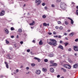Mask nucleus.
<instances>
[{
    "mask_svg": "<svg viewBox=\"0 0 78 78\" xmlns=\"http://www.w3.org/2000/svg\"><path fill=\"white\" fill-rule=\"evenodd\" d=\"M66 5V4L64 2H62L61 3L60 7L63 11H64V10L66 9V7H65Z\"/></svg>",
    "mask_w": 78,
    "mask_h": 78,
    "instance_id": "1",
    "label": "nucleus"
},
{
    "mask_svg": "<svg viewBox=\"0 0 78 78\" xmlns=\"http://www.w3.org/2000/svg\"><path fill=\"white\" fill-rule=\"evenodd\" d=\"M64 67L66 68V69H71V66L69 65H63Z\"/></svg>",
    "mask_w": 78,
    "mask_h": 78,
    "instance_id": "2",
    "label": "nucleus"
},
{
    "mask_svg": "<svg viewBox=\"0 0 78 78\" xmlns=\"http://www.w3.org/2000/svg\"><path fill=\"white\" fill-rule=\"evenodd\" d=\"M35 2L37 4V5L38 6L40 5L41 3V0H35Z\"/></svg>",
    "mask_w": 78,
    "mask_h": 78,
    "instance_id": "3",
    "label": "nucleus"
},
{
    "mask_svg": "<svg viewBox=\"0 0 78 78\" xmlns=\"http://www.w3.org/2000/svg\"><path fill=\"white\" fill-rule=\"evenodd\" d=\"M41 71L39 70H37L35 71V73L37 75H40L41 74Z\"/></svg>",
    "mask_w": 78,
    "mask_h": 78,
    "instance_id": "4",
    "label": "nucleus"
},
{
    "mask_svg": "<svg viewBox=\"0 0 78 78\" xmlns=\"http://www.w3.org/2000/svg\"><path fill=\"white\" fill-rule=\"evenodd\" d=\"M5 11H4V10L2 11L0 13V16H4V15H5Z\"/></svg>",
    "mask_w": 78,
    "mask_h": 78,
    "instance_id": "5",
    "label": "nucleus"
},
{
    "mask_svg": "<svg viewBox=\"0 0 78 78\" xmlns=\"http://www.w3.org/2000/svg\"><path fill=\"white\" fill-rule=\"evenodd\" d=\"M73 49L75 51H78V46H74L73 47Z\"/></svg>",
    "mask_w": 78,
    "mask_h": 78,
    "instance_id": "6",
    "label": "nucleus"
},
{
    "mask_svg": "<svg viewBox=\"0 0 78 78\" xmlns=\"http://www.w3.org/2000/svg\"><path fill=\"white\" fill-rule=\"evenodd\" d=\"M34 58L35 60H37V61H38V62H41V59L37 57H35Z\"/></svg>",
    "mask_w": 78,
    "mask_h": 78,
    "instance_id": "7",
    "label": "nucleus"
},
{
    "mask_svg": "<svg viewBox=\"0 0 78 78\" xmlns=\"http://www.w3.org/2000/svg\"><path fill=\"white\" fill-rule=\"evenodd\" d=\"M49 44L50 45H54V46H55V45H56L57 44L53 43V42H49Z\"/></svg>",
    "mask_w": 78,
    "mask_h": 78,
    "instance_id": "8",
    "label": "nucleus"
},
{
    "mask_svg": "<svg viewBox=\"0 0 78 78\" xmlns=\"http://www.w3.org/2000/svg\"><path fill=\"white\" fill-rule=\"evenodd\" d=\"M50 41H51L52 42H54L53 43V44H57L56 41L54 39H50Z\"/></svg>",
    "mask_w": 78,
    "mask_h": 78,
    "instance_id": "9",
    "label": "nucleus"
},
{
    "mask_svg": "<svg viewBox=\"0 0 78 78\" xmlns=\"http://www.w3.org/2000/svg\"><path fill=\"white\" fill-rule=\"evenodd\" d=\"M50 71L51 73H53L54 72H55V70H54V69L52 68H51L50 69Z\"/></svg>",
    "mask_w": 78,
    "mask_h": 78,
    "instance_id": "10",
    "label": "nucleus"
},
{
    "mask_svg": "<svg viewBox=\"0 0 78 78\" xmlns=\"http://www.w3.org/2000/svg\"><path fill=\"white\" fill-rule=\"evenodd\" d=\"M48 56L49 57H53V56H54V54L53 53H51L48 55Z\"/></svg>",
    "mask_w": 78,
    "mask_h": 78,
    "instance_id": "11",
    "label": "nucleus"
},
{
    "mask_svg": "<svg viewBox=\"0 0 78 78\" xmlns=\"http://www.w3.org/2000/svg\"><path fill=\"white\" fill-rule=\"evenodd\" d=\"M57 66V64L53 63L52 64V65H50V67H51V66Z\"/></svg>",
    "mask_w": 78,
    "mask_h": 78,
    "instance_id": "12",
    "label": "nucleus"
},
{
    "mask_svg": "<svg viewBox=\"0 0 78 78\" xmlns=\"http://www.w3.org/2000/svg\"><path fill=\"white\" fill-rule=\"evenodd\" d=\"M4 30L5 31V33H6L7 34H8L9 32L8 31V29H4Z\"/></svg>",
    "mask_w": 78,
    "mask_h": 78,
    "instance_id": "13",
    "label": "nucleus"
},
{
    "mask_svg": "<svg viewBox=\"0 0 78 78\" xmlns=\"http://www.w3.org/2000/svg\"><path fill=\"white\" fill-rule=\"evenodd\" d=\"M77 66H78V65H77V64H76L74 65L73 66V67L74 69H76V68H77Z\"/></svg>",
    "mask_w": 78,
    "mask_h": 78,
    "instance_id": "14",
    "label": "nucleus"
},
{
    "mask_svg": "<svg viewBox=\"0 0 78 78\" xmlns=\"http://www.w3.org/2000/svg\"><path fill=\"white\" fill-rule=\"evenodd\" d=\"M5 64L6 65V68L8 69L9 68V66H8V63L6 62H5Z\"/></svg>",
    "mask_w": 78,
    "mask_h": 78,
    "instance_id": "15",
    "label": "nucleus"
},
{
    "mask_svg": "<svg viewBox=\"0 0 78 78\" xmlns=\"http://www.w3.org/2000/svg\"><path fill=\"white\" fill-rule=\"evenodd\" d=\"M42 70L43 72H46L47 70V69H46L45 68H43L42 69Z\"/></svg>",
    "mask_w": 78,
    "mask_h": 78,
    "instance_id": "16",
    "label": "nucleus"
},
{
    "mask_svg": "<svg viewBox=\"0 0 78 78\" xmlns=\"http://www.w3.org/2000/svg\"><path fill=\"white\" fill-rule=\"evenodd\" d=\"M61 70L63 71L64 72H66V69H64L63 68H62L61 69Z\"/></svg>",
    "mask_w": 78,
    "mask_h": 78,
    "instance_id": "17",
    "label": "nucleus"
},
{
    "mask_svg": "<svg viewBox=\"0 0 78 78\" xmlns=\"http://www.w3.org/2000/svg\"><path fill=\"white\" fill-rule=\"evenodd\" d=\"M74 34H75V33L74 32H72L70 34H69V36H73V35H74Z\"/></svg>",
    "mask_w": 78,
    "mask_h": 78,
    "instance_id": "18",
    "label": "nucleus"
},
{
    "mask_svg": "<svg viewBox=\"0 0 78 78\" xmlns=\"http://www.w3.org/2000/svg\"><path fill=\"white\" fill-rule=\"evenodd\" d=\"M39 45H43V42H42V40H40V42L39 43Z\"/></svg>",
    "mask_w": 78,
    "mask_h": 78,
    "instance_id": "19",
    "label": "nucleus"
},
{
    "mask_svg": "<svg viewBox=\"0 0 78 78\" xmlns=\"http://www.w3.org/2000/svg\"><path fill=\"white\" fill-rule=\"evenodd\" d=\"M58 48H61V49H62V50H63V47L61 45H59L58 47Z\"/></svg>",
    "mask_w": 78,
    "mask_h": 78,
    "instance_id": "20",
    "label": "nucleus"
},
{
    "mask_svg": "<svg viewBox=\"0 0 78 78\" xmlns=\"http://www.w3.org/2000/svg\"><path fill=\"white\" fill-rule=\"evenodd\" d=\"M34 24V21H33L32 23L30 24V25L33 26Z\"/></svg>",
    "mask_w": 78,
    "mask_h": 78,
    "instance_id": "21",
    "label": "nucleus"
},
{
    "mask_svg": "<svg viewBox=\"0 0 78 78\" xmlns=\"http://www.w3.org/2000/svg\"><path fill=\"white\" fill-rule=\"evenodd\" d=\"M22 29H19L18 30V32H19L20 33H22Z\"/></svg>",
    "mask_w": 78,
    "mask_h": 78,
    "instance_id": "22",
    "label": "nucleus"
},
{
    "mask_svg": "<svg viewBox=\"0 0 78 78\" xmlns=\"http://www.w3.org/2000/svg\"><path fill=\"white\" fill-rule=\"evenodd\" d=\"M71 24H72V25L73 24V20H71Z\"/></svg>",
    "mask_w": 78,
    "mask_h": 78,
    "instance_id": "23",
    "label": "nucleus"
},
{
    "mask_svg": "<svg viewBox=\"0 0 78 78\" xmlns=\"http://www.w3.org/2000/svg\"><path fill=\"white\" fill-rule=\"evenodd\" d=\"M43 25L44 26V27H47V24L46 23H43Z\"/></svg>",
    "mask_w": 78,
    "mask_h": 78,
    "instance_id": "24",
    "label": "nucleus"
},
{
    "mask_svg": "<svg viewBox=\"0 0 78 78\" xmlns=\"http://www.w3.org/2000/svg\"><path fill=\"white\" fill-rule=\"evenodd\" d=\"M68 61L69 62H70V63L72 62V60H70V59H68Z\"/></svg>",
    "mask_w": 78,
    "mask_h": 78,
    "instance_id": "25",
    "label": "nucleus"
},
{
    "mask_svg": "<svg viewBox=\"0 0 78 78\" xmlns=\"http://www.w3.org/2000/svg\"><path fill=\"white\" fill-rule=\"evenodd\" d=\"M11 30L12 31H13V30H15L14 28L13 27H12L11 28Z\"/></svg>",
    "mask_w": 78,
    "mask_h": 78,
    "instance_id": "26",
    "label": "nucleus"
},
{
    "mask_svg": "<svg viewBox=\"0 0 78 78\" xmlns=\"http://www.w3.org/2000/svg\"><path fill=\"white\" fill-rule=\"evenodd\" d=\"M61 2V0H56V3H59Z\"/></svg>",
    "mask_w": 78,
    "mask_h": 78,
    "instance_id": "27",
    "label": "nucleus"
},
{
    "mask_svg": "<svg viewBox=\"0 0 78 78\" xmlns=\"http://www.w3.org/2000/svg\"><path fill=\"white\" fill-rule=\"evenodd\" d=\"M44 61L45 62H48V59H45L44 60Z\"/></svg>",
    "mask_w": 78,
    "mask_h": 78,
    "instance_id": "28",
    "label": "nucleus"
},
{
    "mask_svg": "<svg viewBox=\"0 0 78 78\" xmlns=\"http://www.w3.org/2000/svg\"><path fill=\"white\" fill-rule=\"evenodd\" d=\"M76 15H77V16H78V9H77L76 10Z\"/></svg>",
    "mask_w": 78,
    "mask_h": 78,
    "instance_id": "29",
    "label": "nucleus"
},
{
    "mask_svg": "<svg viewBox=\"0 0 78 78\" xmlns=\"http://www.w3.org/2000/svg\"><path fill=\"white\" fill-rule=\"evenodd\" d=\"M59 29L60 30H62V29H63V27H62V26H61L59 27Z\"/></svg>",
    "mask_w": 78,
    "mask_h": 78,
    "instance_id": "30",
    "label": "nucleus"
},
{
    "mask_svg": "<svg viewBox=\"0 0 78 78\" xmlns=\"http://www.w3.org/2000/svg\"><path fill=\"white\" fill-rule=\"evenodd\" d=\"M51 7L52 8H55V5L54 4H52L51 5Z\"/></svg>",
    "mask_w": 78,
    "mask_h": 78,
    "instance_id": "31",
    "label": "nucleus"
},
{
    "mask_svg": "<svg viewBox=\"0 0 78 78\" xmlns=\"http://www.w3.org/2000/svg\"><path fill=\"white\" fill-rule=\"evenodd\" d=\"M5 41H6V44H9V41H8V40H6Z\"/></svg>",
    "mask_w": 78,
    "mask_h": 78,
    "instance_id": "32",
    "label": "nucleus"
},
{
    "mask_svg": "<svg viewBox=\"0 0 78 78\" xmlns=\"http://www.w3.org/2000/svg\"><path fill=\"white\" fill-rule=\"evenodd\" d=\"M42 17L44 19H45V18H46V16L45 15H43L42 16Z\"/></svg>",
    "mask_w": 78,
    "mask_h": 78,
    "instance_id": "33",
    "label": "nucleus"
},
{
    "mask_svg": "<svg viewBox=\"0 0 78 78\" xmlns=\"http://www.w3.org/2000/svg\"><path fill=\"white\" fill-rule=\"evenodd\" d=\"M53 62H54V61H51L50 62L51 64H52L53 63H54Z\"/></svg>",
    "mask_w": 78,
    "mask_h": 78,
    "instance_id": "34",
    "label": "nucleus"
},
{
    "mask_svg": "<svg viewBox=\"0 0 78 78\" xmlns=\"http://www.w3.org/2000/svg\"><path fill=\"white\" fill-rule=\"evenodd\" d=\"M64 44L65 45V46H67V45H68V44H69V43H64Z\"/></svg>",
    "mask_w": 78,
    "mask_h": 78,
    "instance_id": "35",
    "label": "nucleus"
},
{
    "mask_svg": "<svg viewBox=\"0 0 78 78\" xmlns=\"http://www.w3.org/2000/svg\"><path fill=\"white\" fill-rule=\"evenodd\" d=\"M53 34H54L55 35V34H56V32L55 31H54L53 32Z\"/></svg>",
    "mask_w": 78,
    "mask_h": 78,
    "instance_id": "36",
    "label": "nucleus"
},
{
    "mask_svg": "<svg viewBox=\"0 0 78 78\" xmlns=\"http://www.w3.org/2000/svg\"><path fill=\"white\" fill-rule=\"evenodd\" d=\"M35 66V64L34 63H33L31 64V66Z\"/></svg>",
    "mask_w": 78,
    "mask_h": 78,
    "instance_id": "37",
    "label": "nucleus"
},
{
    "mask_svg": "<svg viewBox=\"0 0 78 78\" xmlns=\"http://www.w3.org/2000/svg\"><path fill=\"white\" fill-rule=\"evenodd\" d=\"M75 42H78V38H76L75 40Z\"/></svg>",
    "mask_w": 78,
    "mask_h": 78,
    "instance_id": "38",
    "label": "nucleus"
},
{
    "mask_svg": "<svg viewBox=\"0 0 78 78\" xmlns=\"http://www.w3.org/2000/svg\"><path fill=\"white\" fill-rule=\"evenodd\" d=\"M60 44H62V43H63V42L61 40L59 42Z\"/></svg>",
    "mask_w": 78,
    "mask_h": 78,
    "instance_id": "39",
    "label": "nucleus"
},
{
    "mask_svg": "<svg viewBox=\"0 0 78 78\" xmlns=\"http://www.w3.org/2000/svg\"><path fill=\"white\" fill-rule=\"evenodd\" d=\"M58 24H61V21H58Z\"/></svg>",
    "mask_w": 78,
    "mask_h": 78,
    "instance_id": "40",
    "label": "nucleus"
},
{
    "mask_svg": "<svg viewBox=\"0 0 78 78\" xmlns=\"http://www.w3.org/2000/svg\"><path fill=\"white\" fill-rule=\"evenodd\" d=\"M61 35H59L58 36V38H59V39H61Z\"/></svg>",
    "mask_w": 78,
    "mask_h": 78,
    "instance_id": "41",
    "label": "nucleus"
},
{
    "mask_svg": "<svg viewBox=\"0 0 78 78\" xmlns=\"http://www.w3.org/2000/svg\"><path fill=\"white\" fill-rule=\"evenodd\" d=\"M65 23L66 25H68V22H67L66 21H65Z\"/></svg>",
    "mask_w": 78,
    "mask_h": 78,
    "instance_id": "42",
    "label": "nucleus"
},
{
    "mask_svg": "<svg viewBox=\"0 0 78 78\" xmlns=\"http://www.w3.org/2000/svg\"><path fill=\"white\" fill-rule=\"evenodd\" d=\"M71 50H72V49L70 48H69L68 49V51H71Z\"/></svg>",
    "mask_w": 78,
    "mask_h": 78,
    "instance_id": "43",
    "label": "nucleus"
},
{
    "mask_svg": "<svg viewBox=\"0 0 78 78\" xmlns=\"http://www.w3.org/2000/svg\"><path fill=\"white\" fill-rule=\"evenodd\" d=\"M54 37H58V35H55Z\"/></svg>",
    "mask_w": 78,
    "mask_h": 78,
    "instance_id": "44",
    "label": "nucleus"
},
{
    "mask_svg": "<svg viewBox=\"0 0 78 78\" xmlns=\"http://www.w3.org/2000/svg\"><path fill=\"white\" fill-rule=\"evenodd\" d=\"M55 28L56 29H58L59 28V27H58V26H56L55 27Z\"/></svg>",
    "mask_w": 78,
    "mask_h": 78,
    "instance_id": "45",
    "label": "nucleus"
},
{
    "mask_svg": "<svg viewBox=\"0 0 78 78\" xmlns=\"http://www.w3.org/2000/svg\"><path fill=\"white\" fill-rule=\"evenodd\" d=\"M27 52H30V49H27Z\"/></svg>",
    "mask_w": 78,
    "mask_h": 78,
    "instance_id": "46",
    "label": "nucleus"
},
{
    "mask_svg": "<svg viewBox=\"0 0 78 78\" xmlns=\"http://www.w3.org/2000/svg\"><path fill=\"white\" fill-rule=\"evenodd\" d=\"M42 5L43 6H45V3H43L42 4Z\"/></svg>",
    "mask_w": 78,
    "mask_h": 78,
    "instance_id": "47",
    "label": "nucleus"
},
{
    "mask_svg": "<svg viewBox=\"0 0 78 78\" xmlns=\"http://www.w3.org/2000/svg\"><path fill=\"white\" fill-rule=\"evenodd\" d=\"M32 42H33L34 43H36V41H35L34 40H33L32 41Z\"/></svg>",
    "mask_w": 78,
    "mask_h": 78,
    "instance_id": "48",
    "label": "nucleus"
},
{
    "mask_svg": "<svg viewBox=\"0 0 78 78\" xmlns=\"http://www.w3.org/2000/svg\"><path fill=\"white\" fill-rule=\"evenodd\" d=\"M12 58V57H11V56H10V57H9V59H11Z\"/></svg>",
    "mask_w": 78,
    "mask_h": 78,
    "instance_id": "49",
    "label": "nucleus"
},
{
    "mask_svg": "<svg viewBox=\"0 0 78 78\" xmlns=\"http://www.w3.org/2000/svg\"><path fill=\"white\" fill-rule=\"evenodd\" d=\"M20 44H23V41H21L20 42Z\"/></svg>",
    "mask_w": 78,
    "mask_h": 78,
    "instance_id": "50",
    "label": "nucleus"
},
{
    "mask_svg": "<svg viewBox=\"0 0 78 78\" xmlns=\"http://www.w3.org/2000/svg\"><path fill=\"white\" fill-rule=\"evenodd\" d=\"M48 34H49V35H51V34L52 33H51L50 32H49L48 33Z\"/></svg>",
    "mask_w": 78,
    "mask_h": 78,
    "instance_id": "51",
    "label": "nucleus"
},
{
    "mask_svg": "<svg viewBox=\"0 0 78 78\" xmlns=\"http://www.w3.org/2000/svg\"><path fill=\"white\" fill-rule=\"evenodd\" d=\"M59 77H60V75H58L57 76V78H59Z\"/></svg>",
    "mask_w": 78,
    "mask_h": 78,
    "instance_id": "52",
    "label": "nucleus"
},
{
    "mask_svg": "<svg viewBox=\"0 0 78 78\" xmlns=\"http://www.w3.org/2000/svg\"><path fill=\"white\" fill-rule=\"evenodd\" d=\"M30 69V68H29V67H26V69L27 70H28V69Z\"/></svg>",
    "mask_w": 78,
    "mask_h": 78,
    "instance_id": "53",
    "label": "nucleus"
},
{
    "mask_svg": "<svg viewBox=\"0 0 78 78\" xmlns=\"http://www.w3.org/2000/svg\"><path fill=\"white\" fill-rule=\"evenodd\" d=\"M68 19H69V20H72V19L71 18H70L69 17H68Z\"/></svg>",
    "mask_w": 78,
    "mask_h": 78,
    "instance_id": "54",
    "label": "nucleus"
},
{
    "mask_svg": "<svg viewBox=\"0 0 78 78\" xmlns=\"http://www.w3.org/2000/svg\"><path fill=\"white\" fill-rule=\"evenodd\" d=\"M72 4L73 5H75V3L74 2H73L72 3Z\"/></svg>",
    "mask_w": 78,
    "mask_h": 78,
    "instance_id": "55",
    "label": "nucleus"
},
{
    "mask_svg": "<svg viewBox=\"0 0 78 78\" xmlns=\"http://www.w3.org/2000/svg\"><path fill=\"white\" fill-rule=\"evenodd\" d=\"M64 34L65 36H67V34L66 33H65Z\"/></svg>",
    "mask_w": 78,
    "mask_h": 78,
    "instance_id": "56",
    "label": "nucleus"
},
{
    "mask_svg": "<svg viewBox=\"0 0 78 78\" xmlns=\"http://www.w3.org/2000/svg\"><path fill=\"white\" fill-rule=\"evenodd\" d=\"M19 70L16 69V72H19Z\"/></svg>",
    "mask_w": 78,
    "mask_h": 78,
    "instance_id": "57",
    "label": "nucleus"
},
{
    "mask_svg": "<svg viewBox=\"0 0 78 78\" xmlns=\"http://www.w3.org/2000/svg\"><path fill=\"white\" fill-rule=\"evenodd\" d=\"M44 9H47V7H44Z\"/></svg>",
    "mask_w": 78,
    "mask_h": 78,
    "instance_id": "58",
    "label": "nucleus"
},
{
    "mask_svg": "<svg viewBox=\"0 0 78 78\" xmlns=\"http://www.w3.org/2000/svg\"><path fill=\"white\" fill-rule=\"evenodd\" d=\"M11 38H14V36H11Z\"/></svg>",
    "mask_w": 78,
    "mask_h": 78,
    "instance_id": "59",
    "label": "nucleus"
},
{
    "mask_svg": "<svg viewBox=\"0 0 78 78\" xmlns=\"http://www.w3.org/2000/svg\"><path fill=\"white\" fill-rule=\"evenodd\" d=\"M65 39H66V40H67V41L68 40V38H67V37H65Z\"/></svg>",
    "mask_w": 78,
    "mask_h": 78,
    "instance_id": "60",
    "label": "nucleus"
},
{
    "mask_svg": "<svg viewBox=\"0 0 78 78\" xmlns=\"http://www.w3.org/2000/svg\"><path fill=\"white\" fill-rule=\"evenodd\" d=\"M17 38H19V35H17L16 36Z\"/></svg>",
    "mask_w": 78,
    "mask_h": 78,
    "instance_id": "61",
    "label": "nucleus"
},
{
    "mask_svg": "<svg viewBox=\"0 0 78 78\" xmlns=\"http://www.w3.org/2000/svg\"><path fill=\"white\" fill-rule=\"evenodd\" d=\"M68 32H70V30H67Z\"/></svg>",
    "mask_w": 78,
    "mask_h": 78,
    "instance_id": "62",
    "label": "nucleus"
},
{
    "mask_svg": "<svg viewBox=\"0 0 78 78\" xmlns=\"http://www.w3.org/2000/svg\"><path fill=\"white\" fill-rule=\"evenodd\" d=\"M33 53V52H32V51H30V53L31 54V55H33V53Z\"/></svg>",
    "mask_w": 78,
    "mask_h": 78,
    "instance_id": "63",
    "label": "nucleus"
},
{
    "mask_svg": "<svg viewBox=\"0 0 78 78\" xmlns=\"http://www.w3.org/2000/svg\"><path fill=\"white\" fill-rule=\"evenodd\" d=\"M76 8H77V9H78V6L76 7Z\"/></svg>",
    "mask_w": 78,
    "mask_h": 78,
    "instance_id": "64",
    "label": "nucleus"
}]
</instances>
